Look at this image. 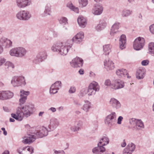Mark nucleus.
<instances>
[{
    "label": "nucleus",
    "instance_id": "nucleus-1",
    "mask_svg": "<svg viewBox=\"0 0 154 154\" xmlns=\"http://www.w3.org/2000/svg\"><path fill=\"white\" fill-rule=\"evenodd\" d=\"M26 97H20L19 100V106L17 108L15 113H12L11 116L19 121H22L25 117L28 118L33 112L34 107L31 105L22 106L26 101Z\"/></svg>",
    "mask_w": 154,
    "mask_h": 154
},
{
    "label": "nucleus",
    "instance_id": "nucleus-2",
    "mask_svg": "<svg viewBox=\"0 0 154 154\" xmlns=\"http://www.w3.org/2000/svg\"><path fill=\"white\" fill-rule=\"evenodd\" d=\"M48 131L47 128L44 127H41L34 132H29L27 136L23 138L22 143L25 144H30L33 142L36 137H43L47 136Z\"/></svg>",
    "mask_w": 154,
    "mask_h": 154
},
{
    "label": "nucleus",
    "instance_id": "nucleus-3",
    "mask_svg": "<svg viewBox=\"0 0 154 154\" xmlns=\"http://www.w3.org/2000/svg\"><path fill=\"white\" fill-rule=\"evenodd\" d=\"M69 41H67L64 43L56 42L53 44L51 49L52 51L58 53L61 55H66L72 46L71 44L69 43Z\"/></svg>",
    "mask_w": 154,
    "mask_h": 154
},
{
    "label": "nucleus",
    "instance_id": "nucleus-4",
    "mask_svg": "<svg viewBox=\"0 0 154 154\" xmlns=\"http://www.w3.org/2000/svg\"><path fill=\"white\" fill-rule=\"evenodd\" d=\"M26 49L22 47H17L11 49L9 51L10 55L19 58L25 57L27 54Z\"/></svg>",
    "mask_w": 154,
    "mask_h": 154
},
{
    "label": "nucleus",
    "instance_id": "nucleus-5",
    "mask_svg": "<svg viewBox=\"0 0 154 154\" xmlns=\"http://www.w3.org/2000/svg\"><path fill=\"white\" fill-rule=\"evenodd\" d=\"M16 17L20 20L27 21L32 18V15L30 11L23 10L18 11L16 14Z\"/></svg>",
    "mask_w": 154,
    "mask_h": 154
},
{
    "label": "nucleus",
    "instance_id": "nucleus-6",
    "mask_svg": "<svg viewBox=\"0 0 154 154\" xmlns=\"http://www.w3.org/2000/svg\"><path fill=\"white\" fill-rule=\"evenodd\" d=\"M11 83L14 87L24 86L26 85L24 77L22 76H15L11 79Z\"/></svg>",
    "mask_w": 154,
    "mask_h": 154
},
{
    "label": "nucleus",
    "instance_id": "nucleus-7",
    "mask_svg": "<svg viewBox=\"0 0 154 154\" xmlns=\"http://www.w3.org/2000/svg\"><path fill=\"white\" fill-rule=\"evenodd\" d=\"M145 41L144 38L139 37L136 38L133 42V49L137 51L142 49L145 45Z\"/></svg>",
    "mask_w": 154,
    "mask_h": 154
},
{
    "label": "nucleus",
    "instance_id": "nucleus-8",
    "mask_svg": "<svg viewBox=\"0 0 154 154\" xmlns=\"http://www.w3.org/2000/svg\"><path fill=\"white\" fill-rule=\"evenodd\" d=\"M12 46V42L9 39L4 37L0 38V54L3 51V48H9Z\"/></svg>",
    "mask_w": 154,
    "mask_h": 154
},
{
    "label": "nucleus",
    "instance_id": "nucleus-9",
    "mask_svg": "<svg viewBox=\"0 0 154 154\" xmlns=\"http://www.w3.org/2000/svg\"><path fill=\"white\" fill-rule=\"evenodd\" d=\"M116 121V114L115 112H112L106 117L105 119V123L110 127L114 125Z\"/></svg>",
    "mask_w": 154,
    "mask_h": 154
},
{
    "label": "nucleus",
    "instance_id": "nucleus-10",
    "mask_svg": "<svg viewBox=\"0 0 154 154\" xmlns=\"http://www.w3.org/2000/svg\"><path fill=\"white\" fill-rule=\"evenodd\" d=\"M129 122L133 128L136 130H140L144 128L143 123L141 120L132 118L130 119Z\"/></svg>",
    "mask_w": 154,
    "mask_h": 154
},
{
    "label": "nucleus",
    "instance_id": "nucleus-11",
    "mask_svg": "<svg viewBox=\"0 0 154 154\" xmlns=\"http://www.w3.org/2000/svg\"><path fill=\"white\" fill-rule=\"evenodd\" d=\"M103 7L102 5L100 3L94 4L91 10V13L95 15H100L103 13Z\"/></svg>",
    "mask_w": 154,
    "mask_h": 154
},
{
    "label": "nucleus",
    "instance_id": "nucleus-12",
    "mask_svg": "<svg viewBox=\"0 0 154 154\" xmlns=\"http://www.w3.org/2000/svg\"><path fill=\"white\" fill-rule=\"evenodd\" d=\"M83 125V122L81 120L73 121L70 126L69 129L73 132H76L81 130Z\"/></svg>",
    "mask_w": 154,
    "mask_h": 154
},
{
    "label": "nucleus",
    "instance_id": "nucleus-13",
    "mask_svg": "<svg viewBox=\"0 0 154 154\" xmlns=\"http://www.w3.org/2000/svg\"><path fill=\"white\" fill-rule=\"evenodd\" d=\"M70 63L72 67L80 68L83 65L84 61L82 58L76 57L73 58Z\"/></svg>",
    "mask_w": 154,
    "mask_h": 154
},
{
    "label": "nucleus",
    "instance_id": "nucleus-14",
    "mask_svg": "<svg viewBox=\"0 0 154 154\" xmlns=\"http://www.w3.org/2000/svg\"><path fill=\"white\" fill-rule=\"evenodd\" d=\"M32 4L31 0H16V6L19 8H25Z\"/></svg>",
    "mask_w": 154,
    "mask_h": 154
},
{
    "label": "nucleus",
    "instance_id": "nucleus-15",
    "mask_svg": "<svg viewBox=\"0 0 154 154\" xmlns=\"http://www.w3.org/2000/svg\"><path fill=\"white\" fill-rule=\"evenodd\" d=\"M47 52L45 50H43L37 54L34 62L36 63H38L45 60L47 57Z\"/></svg>",
    "mask_w": 154,
    "mask_h": 154
},
{
    "label": "nucleus",
    "instance_id": "nucleus-16",
    "mask_svg": "<svg viewBox=\"0 0 154 154\" xmlns=\"http://www.w3.org/2000/svg\"><path fill=\"white\" fill-rule=\"evenodd\" d=\"M61 87V82L60 81H57L53 84L50 89L51 94H54L57 92L58 90Z\"/></svg>",
    "mask_w": 154,
    "mask_h": 154
},
{
    "label": "nucleus",
    "instance_id": "nucleus-17",
    "mask_svg": "<svg viewBox=\"0 0 154 154\" xmlns=\"http://www.w3.org/2000/svg\"><path fill=\"white\" fill-rule=\"evenodd\" d=\"M84 33L82 32H80L77 33L72 38V41L76 43L80 44L83 40L84 37Z\"/></svg>",
    "mask_w": 154,
    "mask_h": 154
},
{
    "label": "nucleus",
    "instance_id": "nucleus-18",
    "mask_svg": "<svg viewBox=\"0 0 154 154\" xmlns=\"http://www.w3.org/2000/svg\"><path fill=\"white\" fill-rule=\"evenodd\" d=\"M125 84L124 81L120 80H116L112 81V89L116 90L124 87Z\"/></svg>",
    "mask_w": 154,
    "mask_h": 154
},
{
    "label": "nucleus",
    "instance_id": "nucleus-19",
    "mask_svg": "<svg viewBox=\"0 0 154 154\" xmlns=\"http://www.w3.org/2000/svg\"><path fill=\"white\" fill-rule=\"evenodd\" d=\"M60 125L59 120L54 117L51 118L50 120V124L48 125L49 129L53 130Z\"/></svg>",
    "mask_w": 154,
    "mask_h": 154
},
{
    "label": "nucleus",
    "instance_id": "nucleus-20",
    "mask_svg": "<svg viewBox=\"0 0 154 154\" xmlns=\"http://www.w3.org/2000/svg\"><path fill=\"white\" fill-rule=\"evenodd\" d=\"M104 65L105 68L107 71L112 70L115 68V66L114 62L112 60L109 59H106L104 60Z\"/></svg>",
    "mask_w": 154,
    "mask_h": 154
},
{
    "label": "nucleus",
    "instance_id": "nucleus-21",
    "mask_svg": "<svg viewBox=\"0 0 154 154\" xmlns=\"http://www.w3.org/2000/svg\"><path fill=\"white\" fill-rule=\"evenodd\" d=\"M120 27V23L118 22H115L112 26L111 28L110 34L112 36L119 32V29Z\"/></svg>",
    "mask_w": 154,
    "mask_h": 154
},
{
    "label": "nucleus",
    "instance_id": "nucleus-22",
    "mask_svg": "<svg viewBox=\"0 0 154 154\" xmlns=\"http://www.w3.org/2000/svg\"><path fill=\"white\" fill-rule=\"evenodd\" d=\"M109 104L112 108L116 110L121 108L120 103L116 99L114 98H111L109 102Z\"/></svg>",
    "mask_w": 154,
    "mask_h": 154
},
{
    "label": "nucleus",
    "instance_id": "nucleus-23",
    "mask_svg": "<svg viewBox=\"0 0 154 154\" xmlns=\"http://www.w3.org/2000/svg\"><path fill=\"white\" fill-rule=\"evenodd\" d=\"M116 73L119 78H124L126 76L128 79L131 78V76L129 75L127 71L125 69H117L116 70Z\"/></svg>",
    "mask_w": 154,
    "mask_h": 154
},
{
    "label": "nucleus",
    "instance_id": "nucleus-24",
    "mask_svg": "<svg viewBox=\"0 0 154 154\" xmlns=\"http://www.w3.org/2000/svg\"><path fill=\"white\" fill-rule=\"evenodd\" d=\"M107 25L106 20L105 18L101 19L99 23L96 27V29L98 31H100L106 27Z\"/></svg>",
    "mask_w": 154,
    "mask_h": 154
},
{
    "label": "nucleus",
    "instance_id": "nucleus-25",
    "mask_svg": "<svg viewBox=\"0 0 154 154\" xmlns=\"http://www.w3.org/2000/svg\"><path fill=\"white\" fill-rule=\"evenodd\" d=\"M145 73V69L143 68H140L137 71L136 74V77L138 79H142L144 78Z\"/></svg>",
    "mask_w": 154,
    "mask_h": 154
},
{
    "label": "nucleus",
    "instance_id": "nucleus-26",
    "mask_svg": "<svg viewBox=\"0 0 154 154\" xmlns=\"http://www.w3.org/2000/svg\"><path fill=\"white\" fill-rule=\"evenodd\" d=\"M77 21L79 26L81 28L85 27L87 24V21L86 18L82 16L78 17Z\"/></svg>",
    "mask_w": 154,
    "mask_h": 154
},
{
    "label": "nucleus",
    "instance_id": "nucleus-27",
    "mask_svg": "<svg viewBox=\"0 0 154 154\" xmlns=\"http://www.w3.org/2000/svg\"><path fill=\"white\" fill-rule=\"evenodd\" d=\"M51 6L50 4L47 3L45 6L44 11L42 14V15L43 17L51 15Z\"/></svg>",
    "mask_w": 154,
    "mask_h": 154
},
{
    "label": "nucleus",
    "instance_id": "nucleus-28",
    "mask_svg": "<svg viewBox=\"0 0 154 154\" xmlns=\"http://www.w3.org/2000/svg\"><path fill=\"white\" fill-rule=\"evenodd\" d=\"M126 37L125 35L122 34L120 37L119 39L120 48L122 50L126 47Z\"/></svg>",
    "mask_w": 154,
    "mask_h": 154
},
{
    "label": "nucleus",
    "instance_id": "nucleus-29",
    "mask_svg": "<svg viewBox=\"0 0 154 154\" xmlns=\"http://www.w3.org/2000/svg\"><path fill=\"white\" fill-rule=\"evenodd\" d=\"M98 146L92 149V152L93 153L96 154H101L102 153L104 152L105 150V148L103 147L104 146H102L101 144L98 145L97 144Z\"/></svg>",
    "mask_w": 154,
    "mask_h": 154
},
{
    "label": "nucleus",
    "instance_id": "nucleus-30",
    "mask_svg": "<svg viewBox=\"0 0 154 154\" xmlns=\"http://www.w3.org/2000/svg\"><path fill=\"white\" fill-rule=\"evenodd\" d=\"M84 102L82 109L85 112H88L91 107V103L88 100H85Z\"/></svg>",
    "mask_w": 154,
    "mask_h": 154
},
{
    "label": "nucleus",
    "instance_id": "nucleus-31",
    "mask_svg": "<svg viewBox=\"0 0 154 154\" xmlns=\"http://www.w3.org/2000/svg\"><path fill=\"white\" fill-rule=\"evenodd\" d=\"M3 100H7L12 98L14 96V93L10 91H2Z\"/></svg>",
    "mask_w": 154,
    "mask_h": 154
},
{
    "label": "nucleus",
    "instance_id": "nucleus-32",
    "mask_svg": "<svg viewBox=\"0 0 154 154\" xmlns=\"http://www.w3.org/2000/svg\"><path fill=\"white\" fill-rule=\"evenodd\" d=\"M88 87L97 91H99L100 89V86L99 84L97 82L94 81H93L90 83Z\"/></svg>",
    "mask_w": 154,
    "mask_h": 154
},
{
    "label": "nucleus",
    "instance_id": "nucleus-33",
    "mask_svg": "<svg viewBox=\"0 0 154 154\" xmlns=\"http://www.w3.org/2000/svg\"><path fill=\"white\" fill-rule=\"evenodd\" d=\"M112 45L110 44H106L103 46V54L106 55H109L111 51Z\"/></svg>",
    "mask_w": 154,
    "mask_h": 154
},
{
    "label": "nucleus",
    "instance_id": "nucleus-34",
    "mask_svg": "<svg viewBox=\"0 0 154 154\" xmlns=\"http://www.w3.org/2000/svg\"><path fill=\"white\" fill-rule=\"evenodd\" d=\"M109 142V138L106 136H104L100 139L98 144V145L101 144L103 146H105L108 144Z\"/></svg>",
    "mask_w": 154,
    "mask_h": 154
},
{
    "label": "nucleus",
    "instance_id": "nucleus-35",
    "mask_svg": "<svg viewBox=\"0 0 154 154\" xmlns=\"http://www.w3.org/2000/svg\"><path fill=\"white\" fill-rule=\"evenodd\" d=\"M4 66L5 69L6 71L10 69H13L14 67V64L12 62L9 61H6Z\"/></svg>",
    "mask_w": 154,
    "mask_h": 154
},
{
    "label": "nucleus",
    "instance_id": "nucleus-36",
    "mask_svg": "<svg viewBox=\"0 0 154 154\" xmlns=\"http://www.w3.org/2000/svg\"><path fill=\"white\" fill-rule=\"evenodd\" d=\"M132 13V11L128 9L123 10L121 13V16L123 17H127L130 16Z\"/></svg>",
    "mask_w": 154,
    "mask_h": 154
},
{
    "label": "nucleus",
    "instance_id": "nucleus-37",
    "mask_svg": "<svg viewBox=\"0 0 154 154\" xmlns=\"http://www.w3.org/2000/svg\"><path fill=\"white\" fill-rule=\"evenodd\" d=\"M66 6L71 10L74 11L76 13H79V10L78 8L74 6L72 3L71 2L68 3L66 5Z\"/></svg>",
    "mask_w": 154,
    "mask_h": 154
},
{
    "label": "nucleus",
    "instance_id": "nucleus-38",
    "mask_svg": "<svg viewBox=\"0 0 154 154\" xmlns=\"http://www.w3.org/2000/svg\"><path fill=\"white\" fill-rule=\"evenodd\" d=\"M148 53L154 57V43H150L148 45Z\"/></svg>",
    "mask_w": 154,
    "mask_h": 154
},
{
    "label": "nucleus",
    "instance_id": "nucleus-39",
    "mask_svg": "<svg viewBox=\"0 0 154 154\" xmlns=\"http://www.w3.org/2000/svg\"><path fill=\"white\" fill-rule=\"evenodd\" d=\"M26 149H25L23 154H31L33 152V148L30 146L25 147Z\"/></svg>",
    "mask_w": 154,
    "mask_h": 154
},
{
    "label": "nucleus",
    "instance_id": "nucleus-40",
    "mask_svg": "<svg viewBox=\"0 0 154 154\" xmlns=\"http://www.w3.org/2000/svg\"><path fill=\"white\" fill-rule=\"evenodd\" d=\"M59 23L63 25H64L68 23L67 19L64 17H62L58 19Z\"/></svg>",
    "mask_w": 154,
    "mask_h": 154
},
{
    "label": "nucleus",
    "instance_id": "nucleus-41",
    "mask_svg": "<svg viewBox=\"0 0 154 154\" xmlns=\"http://www.w3.org/2000/svg\"><path fill=\"white\" fill-rule=\"evenodd\" d=\"M78 1L80 7L82 8L86 7L88 3V0H79Z\"/></svg>",
    "mask_w": 154,
    "mask_h": 154
},
{
    "label": "nucleus",
    "instance_id": "nucleus-42",
    "mask_svg": "<svg viewBox=\"0 0 154 154\" xmlns=\"http://www.w3.org/2000/svg\"><path fill=\"white\" fill-rule=\"evenodd\" d=\"M87 94L88 96H91L94 95L96 94V92L97 91L91 88L88 87L87 89Z\"/></svg>",
    "mask_w": 154,
    "mask_h": 154
},
{
    "label": "nucleus",
    "instance_id": "nucleus-43",
    "mask_svg": "<svg viewBox=\"0 0 154 154\" xmlns=\"http://www.w3.org/2000/svg\"><path fill=\"white\" fill-rule=\"evenodd\" d=\"M126 148H128L132 153L135 149L136 146L134 143H131L128 145Z\"/></svg>",
    "mask_w": 154,
    "mask_h": 154
},
{
    "label": "nucleus",
    "instance_id": "nucleus-44",
    "mask_svg": "<svg viewBox=\"0 0 154 154\" xmlns=\"http://www.w3.org/2000/svg\"><path fill=\"white\" fill-rule=\"evenodd\" d=\"M104 84L107 88L110 87L112 89V82L111 80L109 79H106L104 82Z\"/></svg>",
    "mask_w": 154,
    "mask_h": 154
},
{
    "label": "nucleus",
    "instance_id": "nucleus-45",
    "mask_svg": "<svg viewBox=\"0 0 154 154\" xmlns=\"http://www.w3.org/2000/svg\"><path fill=\"white\" fill-rule=\"evenodd\" d=\"M30 94V92L28 91H25L23 90H21L20 91V97H26Z\"/></svg>",
    "mask_w": 154,
    "mask_h": 154
},
{
    "label": "nucleus",
    "instance_id": "nucleus-46",
    "mask_svg": "<svg viewBox=\"0 0 154 154\" xmlns=\"http://www.w3.org/2000/svg\"><path fill=\"white\" fill-rule=\"evenodd\" d=\"M87 94V89L85 88H83L80 91L78 95L79 97H82Z\"/></svg>",
    "mask_w": 154,
    "mask_h": 154
},
{
    "label": "nucleus",
    "instance_id": "nucleus-47",
    "mask_svg": "<svg viewBox=\"0 0 154 154\" xmlns=\"http://www.w3.org/2000/svg\"><path fill=\"white\" fill-rule=\"evenodd\" d=\"M6 59L3 57H0V67L5 64L6 62Z\"/></svg>",
    "mask_w": 154,
    "mask_h": 154
},
{
    "label": "nucleus",
    "instance_id": "nucleus-48",
    "mask_svg": "<svg viewBox=\"0 0 154 154\" xmlns=\"http://www.w3.org/2000/svg\"><path fill=\"white\" fill-rule=\"evenodd\" d=\"M76 91V88L73 86H71L69 90V93L71 94L75 93Z\"/></svg>",
    "mask_w": 154,
    "mask_h": 154
},
{
    "label": "nucleus",
    "instance_id": "nucleus-49",
    "mask_svg": "<svg viewBox=\"0 0 154 154\" xmlns=\"http://www.w3.org/2000/svg\"><path fill=\"white\" fill-rule=\"evenodd\" d=\"M25 149H26V148L25 147H20L17 149V151L20 154H23Z\"/></svg>",
    "mask_w": 154,
    "mask_h": 154
},
{
    "label": "nucleus",
    "instance_id": "nucleus-50",
    "mask_svg": "<svg viewBox=\"0 0 154 154\" xmlns=\"http://www.w3.org/2000/svg\"><path fill=\"white\" fill-rule=\"evenodd\" d=\"M149 61L148 60H145L141 61V64L143 66H146L149 64Z\"/></svg>",
    "mask_w": 154,
    "mask_h": 154
},
{
    "label": "nucleus",
    "instance_id": "nucleus-51",
    "mask_svg": "<svg viewBox=\"0 0 154 154\" xmlns=\"http://www.w3.org/2000/svg\"><path fill=\"white\" fill-rule=\"evenodd\" d=\"M132 153L130 152L128 148H125L122 152V154H132Z\"/></svg>",
    "mask_w": 154,
    "mask_h": 154
},
{
    "label": "nucleus",
    "instance_id": "nucleus-52",
    "mask_svg": "<svg viewBox=\"0 0 154 154\" xmlns=\"http://www.w3.org/2000/svg\"><path fill=\"white\" fill-rule=\"evenodd\" d=\"M149 30L151 33L154 34V24L149 26Z\"/></svg>",
    "mask_w": 154,
    "mask_h": 154
},
{
    "label": "nucleus",
    "instance_id": "nucleus-53",
    "mask_svg": "<svg viewBox=\"0 0 154 154\" xmlns=\"http://www.w3.org/2000/svg\"><path fill=\"white\" fill-rule=\"evenodd\" d=\"M123 119V117L122 116H119L117 119V123L118 124H121L122 123V121Z\"/></svg>",
    "mask_w": 154,
    "mask_h": 154
},
{
    "label": "nucleus",
    "instance_id": "nucleus-54",
    "mask_svg": "<svg viewBox=\"0 0 154 154\" xmlns=\"http://www.w3.org/2000/svg\"><path fill=\"white\" fill-rule=\"evenodd\" d=\"M48 110L52 112H54L56 111V109L54 107H51L48 109Z\"/></svg>",
    "mask_w": 154,
    "mask_h": 154
},
{
    "label": "nucleus",
    "instance_id": "nucleus-55",
    "mask_svg": "<svg viewBox=\"0 0 154 154\" xmlns=\"http://www.w3.org/2000/svg\"><path fill=\"white\" fill-rule=\"evenodd\" d=\"M63 152V151L54 150V153L55 154H59Z\"/></svg>",
    "mask_w": 154,
    "mask_h": 154
},
{
    "label": "nucleus",
    "instance_id": "nucleus-56",
    "mask_svg": "<svg viewBox=\"0 0 154 154\" xmlns=\"http://www.w3.org/2000/svg\"><path fill=\"white\" fill-rule=\"evenodd\" d=\"M79 73L80 75H83L84 73V71L83 69H81L79 71Z\"/></svg>",
    "mask_w": 154,
    "mask_h": 154
},
{
    "label": "nucleus",
    "instance_id": "nucleus-57",
    "mask_svg": "<svg viewBox=\"0 0 154 154\" xmlns=\"http://www.w3.org/2000/svg\"><path fill=\"white\" fill-rule=\"evenodd\" d=\"M126 145V143L125 142V140H124L123 142L121 143V146L122 147H125Z\"/></svg>",
    "mask_w": 154,
    "mask_h": 154
},
{
    "label": "nucleus",
    "instance_id": "nucleus-58",
    "mask_svg": "<svg viewBox=\"0 0 154 154\" xmlns=\"http://www.w3.org/2000/svg\"><path fill=\"white\" fill-rule=\"evenodd\" d=\"M74 103L77 106H79L81 105L80 103L77 100H74Z\"/></svg>",
    "mask_w": 154,
    "mask_h": 154
},
{
    "label": "nucleus",
    "instance_id": "nucleus-59",
    "mask_svg": "<svg viewBox=\"0 0 154 154\" xmlns=\"http://www.w3.org/2000/svg\"><path fill=\"white\" fill-rule=\"evenodd\" d=\"M95 74L92 72L91 71L90 72V76L91 77H94L95 76Z\"/></svg>",
    "mask_w": 154,
    "mask_h": 154
},
{
    "label": "nucleus",
    "instance_id": "nucleus-60",
    "mask_svg": "<svg viewBox=\"0 0 154 154\" xmlns=\"http://www.w3.org/2000/svg\"><path fill=\"white\" fill-rule=\"evenodd\" d=\"M44 113V112H40L38 114V116L39 117H42Z\"/></svg>",
    "mask_w": 154,
    "mask_h": 154
},
{
    "label": "nucleus",
    "instance_id": "nucleus-61",
    "mask_svg": "<svg viewBox=\"0 0 154 154\" xmlns=\"http://www.w3.org/2000/svg\"><path fill=\"white\" fill-rule=\"evenodd\" d=\"M57 109L59 111H61L63 109V106H60L57 108Z\"/></svg>",
    "mask_w": 154,
    "mask_h": 154
},
{
    "label": "nucleus",
    "instance_id": "nucleus-62",
    "mask_svg": "<svg viewBox=\"0 0 154 154\" xmlns=\"http://www.w3.org/2000/svg\"><path fill=\"white\" fill-rule=\"evenodd\" d=\"M3 109L4 110L5 112H8L9 111V109L6 107H3Z\"/></svg>",
    "mask_w": 154,
    "mask_h": 154
},
{
    "label": "nucleus",
    "instance_id": "nucleus-63",
    "mask_svg": "<svg viewBox=\"0 0 154 154\" xmlns=\"http://www.w3.org/2000/svg\"><path fill=\"white\" fill-rule=\"evenodd\" d=\"M13 118H10V119H9V121L10 122H15V120L14 119H15V118H13Z\"/></svg>",
    "mask_w": 154,
    "mask_h": 154
},
{
    "label": "nucleus",
    "instance_id": "nucleus-64",
    "mask_svg": "<svg viewBox=\"0 0 154 154\" xmlns=\"http://www.w3.org/2000/svg\"><path fill=\"white\" fill-rule=\"evenodd\" d=\"M9 151L8 150H6L2 154H9Z\"/></svg>",
    "mask_w": 154,
    "mask_h": 154
}]
</instances>
